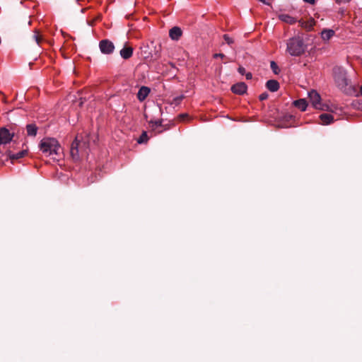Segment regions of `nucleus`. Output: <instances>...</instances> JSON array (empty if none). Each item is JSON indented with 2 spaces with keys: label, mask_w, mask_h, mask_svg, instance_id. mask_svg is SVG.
I'll use <instances>...</instances> for the list:
<instances>
[{
  "label": "nucleus",
  "mask_w": 362,
  "mask_h": 362,
  "mask_svg": "<svg viewBox=\"0 0 362 362\" xmlns=\"http://www.w3.org/2000/svg\"><path fill=\"white\" fill-rule=\"evenodd\" d=\"M182 30L177 26L172 28L169 31V36L172 40H178L182 36Z\"/></svg>",
  "instance_id": "nucleus-9"
},
{
  "label": "nucleus",
  "mask_w": 362,
  "mask_h": 362,
  "mask_svg": "<svg viewBox=\"0 0 362 362\" xmlns=\"http://www.w3.org/2000/svg\"><path fill=\"white\" fill-rule=\"evenodd\" d=\"M360 92H361V95H362V85H361V87Z\"/></svg>",
  "instance_id": "nucleus-34"
},
{
  "label": "nucleus",
  "mask_w": 362,
  "mask_h": 362,
  "mask_svg": "<svg viewBox=\"0 0 362 362\" xmlns=\"http://www.w3.org/2000/svg\"><path fill=\"white\" fill-rule=\"evenodd\" d=\"M25 129H26L28 136H36L38 128L35 124H33V123L28 124L26 125Z\"/></svg>",
  "instance_id": "nucleus-13"
},
{
  "label": "nucleus",
  "mask_w": 362,
  "mask_h": 362,
  "mask_svg": "<svg viewBox=\"0 0 362 362\" xmlns=\"http://www.w3.org/2000/svg\"><path fill=\"white\" fill-rule=\"evenodd\" d=\"M268 97H269L268 93L264 92V93H261L259 95V100L263 101L264 100H267L268 98Z\"/></svg>",
  "instance_id": "nucleus-27"
},
{
  "label": "nucleus",
  "mask_w": 362,
  "mask_h": 362,
  "mask_svg": "<svg viewBox=\"0 0 362 362\" xmlns=\"http://www.w3.org/2000/svg\"><path fill=\"white\" fill-rule=\"evenodd\" d=\"M214 58H218V57H220L221 59L226 57L225 54H222V53H216V54H214Z\"/></svg>",
  "instance_id": "nucleus-29"
},
{
  "label": "nucleus",
  "mask_w": 362,
  "mask_h": 362,
  "mask_svg": "<svg viewBox=\"0 0 362 362\" xmlns=\"http://www.w3.org/2000/svg\"><path fill=\"white\" fill-rule=\"evenodd\" d=\"M15 134V128L11 127V129L5 127L0 128V144H7L10 143Z\"/></svg>",
  "instance_id": "nucleus-6"
},
{
  "label": "nucleus",
  "mask_w": 362,
  "mask_h": 362,
  "mask_svg": "<svg viewBox=\"0 0 362 362\" xmlns=\"http://www.w3.org/2000/svg\"><path fill=\"white\" fill-rule=\"evenodd\" d=\"M303 1L308 3L311 5H314L315 4V0H303Z\"/></svg>",
  "instance_id": "nucleus-33"
},
{
  "label": "nucleus",
  "mask_w": 362,
  "mask_h": 362,
  "mask_svg": "<svg viewBox=\"0 0 362 362\" xmlns=\"http://www.w3.org/2000/svg\"><path fill=\"white\" fill-rule=\"evenodd\" d=\"M334 35V31L332 30H323L321 32V37L324 40H329Z\"/></svg>",
  "instance_id": "nucleus-18"
},
{
  "label": "nucleus",
  "mask_w": 362,
  "mask_h": 362,
  "mask_svg": "<svg viewBox=\"0 0 362 362\" xmlns=\"http://www.w3.org/2000/svg\"><path fill=\"white\" fill-rule=\"evenodd\" d=\"M144 49H148V46H144Z\"/></svg>",
  "instance_id": "nucleus-35"
},
{
  "label": "nucleus",
  "mask_w": 362,
  "mask_h": 362,
  "mask_svg": "<svg viewBox=\"0 0 362 362\" xmlns=\"http://www.w3.org/2000/svg\"><path fill=\"white\" fill-rule=\"evenodd\" d=\"M160 49H161V46L160 45H158V47H155V51H154V54H151V53H148V54H146L144 56L145 58H153L154 59H158V58H160Z\"/></svg>",
  "instance_id": "nucleus-17"
},
{
  "label": "nucleus",
  "mask_w": 362,
  "mask_h": 362,
  "mask_svg": "<svg viewBox=\"0 0 362 362\" xmlns=\"http://www.w3.org/2000/svg\"><path fill=\"white\" fill-rule=\"evenodd\" d=\"M148 139V136L147 135V133L146 132H143L139 138L137 140V142L139 144H144L147 142Z\"/></svg>",
  "instance_id": "nucleus-20"
},
{
  "label": "nucleus",
  "mask_w": 362,
  "mask_h": 362,
  "mask_svg": "<svg viewBox=\"0 0 362 362\" xmlns=\"http://www.w3.org/2000/svg\"><path fill=\"white\" fill-rule=\"evenodd\" d=\"M295 107L300 109L301 111H305L308 106V103L305 99H299L293 102Z\"/></svg>",
  "instance_id": "nucleus-14"
},
{
  "label": "nucleus",
  "mask_w": 362,
  "mask_h": 362,
  "mask_svg": "<svg viewBox=\"0 0 362 362\" xmlns=\"http://www.w3.org/2000/svg\"><path fill=\"white\" fill-rule=\"evenodd\" d=\"M133 48L132 47L124 46L119 52L120 56L124 59H128L133 55Z\"/></svg>",
  "instance_id": "nucleus-10"
},
{
  "label": "nucleus",
  "mask_w": 362,
  "mask_h": 362,
  "mask_svg": "<svg viewBox=\"0 0 362 362\" xmlns=\"http://www.w3.org/2000/svg\"><path fill=\"white\" fill-rule=\"evenodd\" d=\"M33 38L35 39L37 44L39 45L41 41V38L37 31H35V33L33 35Z\"/></svg>",
  "instance_id": "nucleus-26"
},
{
  "label": "nucleus",
  "mask_w": 362,
  "mask_h": 362,
  "mask_svg": "<svg viewBox=\"0 0 362 362\" xmlns=\"http://www.w3.org/2000/svg\"><path fill=\"white\" fill-rule=\"evenodd\" d=\"M40 151L47 156H54L59 154L61 146L54 138L47 137L42 139L39 144ZM53 159H57L52 157Z\"/></svg>",
  "instance_id": "nucleus-1"
},
{
  "label": "nucleus",
  "mask_w": 362,
  "mask_h": 362,
  "mask_svg": "<svg viewBox=\"0 0 362 362\" xmlns=\"http://www.w3.org/2000/svg\"><path fill=\"white\" fill-rule=\"evenodd\" d=\"M180 116L181 117H185L186 115H181Z\"/></svg>",
  "instance_id": "nucleus-36"
},
{
  "label": "nucleus",
  "mask_w": 362,
  "mask_h": 362,
  "mask_svg": "<svg viewBox=\"0 0 362 362\" xmlns=\"http://www.w3.org/2000/svg\"><path fill=\"white\" fill-rule=\"evenodd\" d=\"M151 124H152V127H161L162 126V120L160 119H158V120H156V121H151L150 122Z\"/></svg>",
  "instance_id": "nucleus-25"
},
{
  "label": "nucleus",
  "mask_w": 362,
  "mask_h": 362,
  "mask_svg": "<svg viewBox=\"0 0 362 362\" xmlns=\"http://www.w3.org/2000/svg\"><path fill=\"white\" fill-rule=\"evenodd\" d=\"M26 153H27V150H22L16 153H9V158L11 160L19 159V158L24 157Z\"/></svg>",
  "instance_id": "nucleus-19"
},
{
  "label": "nucleus",
  "mask_w": 362,
  "mask_h": 362,
  "mask_svg": "<svg viewBox=\"0 0 362 362\" xmlns=\"http://www.w3.org/2000/svg\"><path fill=\"white\" fill-rule=\"evenodd\" d=\"M270 67L275 74H278L280 72V69L275 62H274V61L271 62Z\"/></svg>",
  "instance_id": "nucleus-22"
},
{
  "label": "nucleus",
  "mask_w": 362,
  "mask_h": 362,
  "mask_svg": "<svg viewBox=\"0 0 362 362\" xmlns=\"http://www.w3.org/2000/svg\"><path fill=\"white\" fill-rule=\"evenodd\" d=\"M308 97L314 108L321 110H328V106L321 103V97L316 90H312L308 92Z\"/></svg>",
  "instance_id": "nucleus-5"
},
{
  "label": "nucleus",
  "mask_w": 362,
  "mask_h": 362,
  "mask_svg": "<svg viewBox=\"0 0 362 362\" xmlns=\"http://www.w3.org/2000/svg\"><path fill=\"white\" fill-rule=\"evenodd\" d=\"M266 87L271 92H276L279 88V83L276 80H269L266 83Z\"/></svg>",
  "instance_id": "nucleus-12"
},
{
  "label": "nucleus",
  "mask_w": 362,
  "mask_h": 362,
  "mask_svg": "<svg viewBox=\"0 0 362 362\" xmlns=\"http://www.w3.org/2000/svg\"><path fill=\"white\" fill-rule=\"evenodd\" d=\"M99 48L100 52L104 54H110L115 50V45L109 40H102L99 42Z\"/></svg>",
  "instance_id": "nucleus-7"
},
{
  "label": "nucleus",
  "mask_w": 362,
  "mask_h": 362,
  "mask_svg": "<svg viewBox=\"0 0 362 362\" xmlns=\"http://www.w3.org/2000/svg\"><path fill=\"white\" fill-rule=\"evenodd\" d=\"M334 78L337 86L344 92L347 90L349 79L345 69L337 66L333 69Z\"/></svg>",
  "instance_id": "nucleus-3"
},
{
  "label": "nucleus",
  "mask_w": 362,
  "mask_h": 362,
  "mask_svg": "<svg viewBox=\"0 0 362 362\" xmlns=\"http://www.w3.org/2000/svg\"><path fill=\"white\" fill-rule=\"evenodd\" d=\"M299 23L300 25L306 29H311L313 26V20L310 21V22H305L303 21H299Z\"/></svg>",
  "instance_id": "nucleus-21"
},
{
  "label": "nucleus",
  "mask_w": 362,
  "mask_h": 362,
  "mask_svg": "<svg viewBox=\"0 0 362 362\" xmlns=\"http://www.w3.org/2000/svg\"><path fill=\"white\" fill-rule=\"evenodd\" d=\"M238 71L240 74L241 75H244L245 74V69L243 66H239L238 69Z\"/></svg>",
  "instance_id": "nucleus-28"
},
{
  "label": "nucleus",
  "mask_w": 362,
  "mask_h": 362,
  "mask_svg": "<svg viewBox=\"0 0 362 362\" xmlns=\"http://www.w3.org/2000/svg\"><path fill=\"white\" fill-rule=\"evenodd\" d=\"M247 89V85L244 82H239L231 87V91L238 95H243Z\"/></svg>",
  "instance_id": "nucleus-8"
},
{
  "label": "nucleus",
  "mask_w": 362,
  "mask_h": 362,
  "mask_svg": "<svg viewBox=\"0 0 362 362\" xmlns=\"http://www.w3.org/2000/svg\"><path fill=\"white\" fill-rule=\"evenodd\" d=\"M322 124H329L333 121V116L330 114L324 113L320 115Z\"/></svg>",
  "instance_id": "nucleus-15"
},
{
  "label": "nucleus",
  "mask_w": 362,
  "mask_h": 362,
  "mask_svg": "<svg viewBox=\"0 0 362 362\" xmlns=\"http://www.w3.org/2000/svg\"><path fill=\"white\" fill-rule=\"evenodd\" d=\"M183 98H184V95H178L177 97H175L173 98V102L171 103V104L177 106V105H180V103L183 100Z\"/></svg>",
  "instance_id": "nucleus-23"
},
{
  "label": "nucleus",
  "mask_w": 362,
  "mask_h": 362,
  "mask_svg": "<svg viewBox=\"0 0 362 362\" xmlns=\"http://www.w3.org/2000/svg\"><path fill=\"white\" fill-rule=\"evenodd\" d=\"M89 147L88 139L87 137L81 138L79 139V136H76L74 141L72 142L70 149V154L72 159L75 161H78L80 159V153L88 154V148Z\"/></svg>",
  "instance_id": "nucleus-2"
},
{
  "label": "nucleus",
  "mask_w": 362,
  "mask_h": 362,
  "mask_svg": "<svg viewBox=\"0 0 362 362\" xmlns=\"http://www.w3.org/2000/svg\"><path fill=\"white\" fill-rule=\"evenodd\" d=\"M259 1L263 3L265 5L270 6L271 3L268 0H258Z\"/></svg>",
  "instance_id": "nucleus-32"
},
{
  "label": "nucleus",
  "mask_w": 362,
  "mask_h": 362,
  "mask_svg": "<svg viewBox=\"0 0 362 362\" xmlns=\"http://www.w3.org/2000/svg\"><path fill=\"white\" fill-rule=\"evenodd\" d=\"M223 39L226 41V42L229 45L233 43V40L227 34H225L223 35Z\"/></svg>",
  "instance_id": "nucleus-24"
},
{
  "label": "nucleus",
  "mask_w": 362,
  "mask_h": 362,
  "mask_svg": "<svg viewBox=\"0 0 362 362\" xmlns=\"http://www.w3.org/2000/svg\"><path fill=\"white\" fill-rule=\"evenodd\" d=\"M279 19L281 21L285 22L288 24H291V25L294 24L297 21L295 18H293L288 14H281L279 16Z\"/></svg>",
  "instance_id": "nucleus-16"
},
{
  "label": "nucleus",
  "mask_w": 362,
  "mask_h": 362,
  "mask_svg": "<svg viewBox=\"0 0 362 362\" xmlns=\"http://www.w3.org/2000/svg\"><path fill=\"white\" fill-rule=\"evenodd\" d=\"M287 51L291 56H300L305 52V45L300 37H292L288 40Z\"/></svg>",
  "instance_id": "nucleus-4"
},
{
  "label": "nucleus",
  "mask_w": 362,
  "mask_h": 362,
  "mask_svg": "<svg viewBox=\"0 0 362 362\" xmlns=\"http://www.w3.org/2000/svg\"><path fill=\"white\" fill-rule=\"evenodd\" d=\"M351 0H336V2L337 4H341V3H349L350 2Z\"/></svg>",
  "instance_id": "nucleus-30"
},
{
  "label": "nucleus",
  "mask_w": 362,
  "mask_h": 362,
  "mask_svg": "<svg viewBox=\"0 0 362 362\" xmlns=\"http://www.w3.org/2000/svg\"><path fill=\"white\" fill-rule=\"evenodd\" d=\"M246 79L250 80L252 78V74L250 72L245 74Z\"/></svg>",
  "instance_id": "nucleus-31"
},
{
  "label": "nucleus",
  "mask_w": 362,
  "mask_h": 362,
  "mask_svg": "<svg viewBox=\"0 0 362 362\" xmlns=\"http://www.w3.org/2000/svg\"><path fill=\"white\" fill-rule=\"evenodd\" d=\"M150 93V88L146 86H142L138 91L137 98L139 101H144Z\"/></svg>",
  "instance_id": "nucleus-11"
}]
</instances>
